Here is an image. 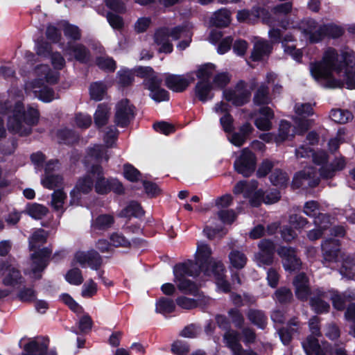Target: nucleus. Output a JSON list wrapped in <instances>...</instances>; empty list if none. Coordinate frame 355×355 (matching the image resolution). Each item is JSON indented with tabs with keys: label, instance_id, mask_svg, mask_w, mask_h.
Here are the masks:
<instances>
[{
	"label": "nucleus",
	"instance_id": "f257e3e1",
	"mask_svg": "<svg viewBox=\"0 0 355 355\" xmlns=\"http://www.w3.org/2000/svg\"><path fill=\"white\" fill-rule=\"evenodd\" d=\"M352 55L344 52L340 56L338 52L332 48L327 49L322 56L320 62H311L310 64V72L313 78L322 83L324 87L338 88L341 87L344 81L346 83L345 71L352 68L354 69V64L352 62ZM355 71V69H354Z\"/></svg>",
	"mask_w": 355,
	"mask_h": 355
},
{
	"label": "nucleus",
	"instance_id": "f03ea898",
	"mask_svg": "<svg viewBox=\"0 0 355 355\" xmlns=\"http://www.w3.org/2000/svg\"><path fill=\"white\" fill-rule=\"evenodd\" d=\"M0 112L10 114L7 127L9 131L21 136L31 133L32 127L39 121L37 109L28 107L24 108L19 101L8 100L0 104Z\"/></svg>",
	"mask_w": 355,
	"mask_h": 355
},
{
	"label": "nucleus",
	"instance_id": "7ed1b4c3",
	"mask_svg": "<svg viewBox=\"0 0 355 355\" xmlns=\"http://www.w3.org/2000/svg\"><path fill=\"white\" fill-rule=\"evenodd\" d=\"M211 248L204 242H198L196 252V263L197 270L203 271L207 276L213 275L217 287L225 293L230 291V284L225 279V266L220 261L214 260L211 257Z\"/></svg>",
	"mask_w": 355,
	"mask_h": 355
},
{
	"label": "nucleus",
	"instance_id": "20e7f679",
	"mask_svg": "<svg viewBox=\"0 0 355 355\" xmlns=\"http://www.w3.org/2000/svg\"><path fill=\"white\" fill-rule=\"evenodd\" d=\"M35 79L26 84L27 92H33L38 99L49 103L58 98L54 91L44 83L55 84L59 79V73L53 71L46 64L37 65L34 69Z\"/></svg>",
	"mask_w": 355,
	"mask_h": 355
},
{
	"label": "nucleus",
	"instance_id": "39448f33",
	"mask_svg": "<svg viewBox=\"0 0 355 355\" xmlns=\"http://www.w3.org/2000/svg\"><path fill=\"white\" fill-rule=\"evenodd\" d=\"M300 29L306 38L311 43L321 41L324 36L338 38L343 34L341 27L334 24H319L314 19H308L302 21Z\"/></svg>",
	"mask_w": 355,
	"mask_h": 355
},
{
	"label": "nucleus",
	"instance_id": "423d86ee",
	"mask_svg": "<svg viewBox=\"0 0 355 355\" xmlns=\"http://www.w3.org/2000/svg\"><path fill=\"white\" fill-rule=\"evenodd\" d=\"M137 75L144 78V85L150 91V97L159 103L168 100V92L161 87L162 79L150 67H139L135 69Z\"/></svg>",
	"mask_w": 355,
	"mask_h": 355
},
{
	"label": "nucleus",
	"instance_id": "0eeeda50",
	"mask_svg": "<svg viewBox=\"0 0 355 355\" xmlns=\"http://www.w3.org/2000/svg\"><path fill=\"white\" fill-rule=\"evenodd\" d=\"M197 268V265L192 263H182L175 266L173 269L174 281L180 291L189 294H196L198 291V286L193 282L186 279V277L198 275L200 271Z\"/></svg>",
	"mask_w": 355,
	"mask_h": 355
},
{
	"label": "nucleus",
	"instance_id": "6e6552de",
	"mask_svg": "<svg viewBox=\"0 0 355 355\" xmlns=\"http://www.w3.org/2000/svg\"><path fill=\"white\" fill-rule=\"evenodd\" d=\"M51 253V250L44 248L32 254L30 269L26 272L31 278L40 279L41 277V272L46 266Z\"/></svg>",
	"mask_w": 355,
	"mask_h": 355
},
{
	"label": "nucleus",
	"instance_id": "1a4fd4ad",
	"mask_svg": "<svg viewBox=\"0 0 355 355\" xmlns=\"http://www.w3.org/2000/svg\"><path fill=\"white\" fill-rule=\"evenodd\" d=\"M295 131L291 133V124L286 121H281L279 123L278 134L275 137V142L279 143L288 139L290 137H293L295 134L301 135L309 127V121L304 119H295Z\"/></svg>",
	"mask_w": 355,
	"mask_h": 355
},
{
	"label": "nucleus",
	"instance_id": "9d476101",
	"mask_svg": "<svg viewBox=\"0 0 355 355\" xmlns=\"http://www.w3.org/2000/svg\"><path fill=\"white\" fill-rule=\"evenodd\" d=\"M255 166V156L248 148L242 150L240 156L234 164L236 171L245 177L250 176L254 171Z\"/></svg>",
	"mask_w": 355,
	"mask_h": 355
},
{
	"label": "nucleus",
	"instance_id": "9b49d317",
	"mask_svg": "<svg viewBox=\"0 0 355 355\" xmlns=\"http://www.w3.org/2000/svg\"><path fill=\"white\" fill-rule=\"evenodd\" d=\"M320 182L316 171L312 167H307L297 173L293 178L292 186L294 188L315 187Z\"/></svg>",
	"mask_w": 355,
	"mask_h": 355
},
{
	"label": "nucleus",
	"instance_id": "f8f14e48",
	"mask_svg": "<svg viewBox=\"0 0 355 355\" xmlns=\"http://www.w3.org/2000/svg\"><path fill=\"white\" fill-rule=\"evenodd\" d=\"M135 107L128 99L117 103L115 107L114 122L118 126L125 127L134 118Z\"/></svg>",
	"mask_w": 355,
	"mask_h": 355
},
{
	"label": "nucleus",
	"instance_id": "ddd939ff",
	"mask_svg": "<svg viewBox=\"0 0 355 355\" xmlns=\"http://www.w3.org/2000/svg\"><path fill=\"white\" fill-rule=\"evenodd\" d=\"M225 98L236 106H241L249 101L250 92L244 82H239L234 89L223 92Z\"/></svg>",
	"mask_w": 355,
	"mask_h": 355
},
{
	"label": "nucleus",
	"instance_id": "4468645a",
	"mask_svg": "<svg viewBox=\"0 0 355 355\" xmlns=\"http://www.w3.org/2000/svg\"><path fill=\"white\" fill-rule=\"evenodd\" d=\"M329 292L317 288L312 292L310 297V306L318 313L328 312L330 306L328 303Z\"/></svg>",
	"mask_w": 355,
	"mask_h": 355
},
{
	"label": "nucleus",
	"instance_id": "2eb2a0df",
	"mask_svg": "<svg viewBox=\"0 0 355 355\" xmlns=\"http://www.w3.org/2000/svg\"><path fill=\"white\" fill-rule=\"evenodd\" d=\"M277 254L282 258V264L286 270L291 272L300 268L301 261L293 248L281 247L277 250Z\"/></svg>",
	"mask_w": 355,
	"mask_h": 355
},
{
	"label": "nucleus",
	"instance_id": "dca6fc26",
	"mask_svg": "<svg viewBox=\"0 0 355 355\" xmlns=\"http://www.w3.org/2000/svg\"><path fill=\"white\" fill-rule=\"evenodd\" d=\"M73 262L85 267L86 265L93 270H98L101 265V257L95 250L88 252H77L73 258Z\"/></svg>",
	"mask_w": 355,
	"mask_h": 355
},
{
	"label": "nucleus",
	"instance_id": "f3484780",
	"mask_svg": "<svg viewBox=\"0 0 355 355\" xmlns=\"http://www.w3.org/2000/svg\"><path fill=\"white\" fill-rule=\"evenodd\" d=\"M91 173L94 178V187L98 194H107L111 191V180L103 176V170L101 166L94 165L91 168Z\"/></svg>",
	"mask_w": 355,
	"mask_h": 355
},
{
	"label": "nucleus",
	"instance_id": "a211bd4d",
	"mask_svg": "<svg viewBox=\"0 0 355 355\" xmlns=\"http://www.w3.org/2000/svg\"><path fill=\"white\" fill-rule=\"evenodd\" d=\"M194 78L189 74L175 75L166 74L165 85L171 90L175 92H182L193 81Z\"/></svg>",
	"mask_w": 355,
	"mask_h": 355
},
{
	"label": "nucleus",
	"instance_id": "6ab92c4d",
	"mask_svg": "<svg viewBox=\"0 0 355 355\" xmlns=\"http://www.w3.org/2000/svg\"><path fill=\"white\" fill-rule=\"evenodd\" d=\"M48 342L42 338L30 341L24 347L22 355H46ZM48 355H57L56 352L50 351Z\"/></svg>",
	"mask_w": 355,
	"mask_h": 355
},
{
	"label": "nucleus",
	"instance_id": "aec40b11",
	"mask_svg": "<svg viewBox=\"0 0 355 355\" xmlns=\"http://www.w3.org/2000/svg\"><path fill=\"white\" fill-rule=\"evenodd\" d=\"M2 282L6 286H15L21 282L19 270L12 264L3 263L1 268Z\"/></svg>",
	"mask_w": 355,
	"mask_h": 355
},
{
	"label": "nucleus",
	"instance_id": "412c9836",
	"mask_svg": "<svg viewBox=\"0 0 355 355\" xmlns=\"http://www.w3.org/2000/svg\"><path fill=\"white\" fill-rule=\"evenodd\" d=\"M293 286L297 298L302 301H306L308 297L312 294L309 279L304 273H300L295 277Z\"/></svg>",
	"mask_w": 355,
	"mask_h": 355
},
{
	"label": "nucleus",
	"instance_id": "4be33fe9",
	"mask_svg": "<svg viewBox=\"0 0 355 355\" xmlns=\"http://www.w3.org/2000/svg\"><path fill=\"white\" fill-rule=\"evenodd\" d=\"M94 187V178L91 171L89 173L83 178L78 180L76 187L71 191V196L72 202H75L80 198V194H87L89 193Z\"/></svg>",
	"mask_w": 355,
	"mask_h": 355
},
{
	"label": "nucleus",
	"instance_id": "5701e85b",
	"mask_svg": "<svg viewBox=\"0 0 355 355\" xmlns=\"http://www.w3.org/2000/svg\"><path fill=\"white\" fill-rule=\"evenodd\" d=\"M280 199V195L277 189H272L264 193L261 190L254 191L251 199L250 205L253 207H258L262 202L265 204H273Z\"/></svg>",
	"mask_w": 355,
	"mask_h": 355
},
{
	"label": "nucleus",
	"instance_id": "b1692460",
	"mask_svg": "<svg viewBox=\"0 0 355 355\" xmlns=\"http://www.w3.org/2000/svg\"><path fill=\"white\" fill-rule=\"evenodd\" d=\"M171 29L162 28L157 30L154 35L155 43L159 46L161 53H170L173 51V44L170 42Z\"/></svg>",
	"mask_w": 355,
	"mask_h": 355
},
{
	"label": "nucleus",
	"instance_id": "393cba45",
	"mask_svg": "<svg viewBox=\"0 0 355 355\" xmlns=\"http://www.w3.org/2000/svg\"><path fill=\"white\" fill-rule=\"evenodd\" d=\"M37 53L39 55L46 57L51 55V63L55 69H62L65 64V60L59 53L51 54V46L46 42H42L37 45Z\"/></svg>",
	"mask_w": 355,
	"mask_h": 355
},
{
	"label": "nucleus",
	"instance_id": "a878e982",
	"mask_svg": "<svg viewBox=\"0 0 355 355\" xmlns=\"http://www.w3.org/2000/svg\"><path fill=\"white\" fill-rule=\"evenodd\" d=\"M171 35L173 40H177L178 39L184 38L177 46V48L181 51L184 50L189 46L191 41V32L190 27L188 25L183 26H177L171 29Z\"/></svg>",
	"mask_w": 355,
	"mask_h": 355
},
{
	"label": "nucleus",
	"instance_id": "bb28decb",
	"mask_svg": "<svg viewBox=\"0 0 355 355\" xmlns=\"http://www.w3.org/2000/svg\"><path fill=\"white\" fill-rule=\"evenodd\" d=\"M259 112L260 116L254 121L256 127L263 131L270 130L272 127L271 120L274 118L272 110L268 107H263Z\"/></svg>",
	"mask_w": 355,
	"mask_h": 355
},
{
	"label": "nucleus",
	"instance_id": "cd10ccee",
	"mask_svg": "<svg viewBox=\"0 0 355 355\" xmlns=\"http://www.w3.org/2000/svg\"><path fill=\"white\" fill-rule=\"evenodd\" d=\"M271 50L272 46L266 40L255 38L251 58L254 61L260 60L264 56L268 55Z\"/></svg>",
	"mask_w": 355,
	"mask_h": 355
},
{
	"label": "nucleus",
	"instance_id": "c85d7f7f",
	"mask_svg": "<svg viewBox=\"0 0 355 355\" xmlns=\"http://www.w3.org/2000/svg\"><path fill=\"white\" fill-rule=\"evenodd\" d=\"M225 345L229 347L234 355H240L242 346L240 343L239 334L234 330H228L223 335Z\"/></svg>",
	"mask_w": 355,
	"mask_h": 355
},
{
	"label": "nucleus",
	"instance_id": "c756f323",
	"mask_svg": "<svg viewBox=\"0 0 355 355\" xmlns=\"http://www.w3.org/2000/svg\"><path fill=\"white\" fill-rule=\"evenodd\" d=\"M66 54L72 55L80 62H87L89 58L88 50L82 44L71 45L69 44L63 49Z\"/></svg>",
	"mask_w": 355,
	"mask_h": 355
},
{
	"label": "nucleus",
	"instance_id": "7c9ffc66",
	"mask_svg": "<svg viewBox=\"0 0 355 355\" xmlns=\"http://www.w3.org/2000/svg\"><path fill=\"white\" fill-rule=\"evenodd\" d=\"M257 188V182L255 180L250 182L240 181L234 186L233 192L236 195L243 193L244 198L250 200Z\"/></svg>",
	"mask_w": 355,
	"mask_h": 355
},
{
	"label": "nucleus",
	"instance_id": "2f4dec72",
	"mask_svg": "<svg viewBox=\"0 0 355 355\" xmlns=\"http://www.w3.org/2000/svg\"><path fill=\"white\" fill-rule=\"evenodd\" d=\"M295 153L296 156L298 157H306L311 155L313 158V162L318 165L323 164L327 160V156L325 153L318 152L316 153H313L309 148L305 147L304 146H302L300 148H297L295 150Z\"/></svg>",
	"mask_w": 355,
	"mask_h": 355
},
{
	"label": "nucleus",
	"instance_id": "473e14b6",
	"mask_svg": "<svg viewBox=\"0 0 355 355\" xmlns=\"http://www.w3.org/2000/svg\"><path fill=\"white\" fill-rule=\"evenodd\" d=\"M323 257L325 261L332 262L336 260L338 247L336 240H326L322 243Z\"/></svg>",
	"mask_w": 355,
	"mask_h": 355
},
{
	"label": "nucleus",
	"instance_id": "72a5a7b5",
	"mask_svg": "<svg viewBox=\"0 0 355 355\" xmlns=\"http://www.w3.org/2000/svg\"><path fill=\"white\" fill-rule=\"evenodd\" d=\"M211 89L212 86L209 82L199 81L195 87L196 96L202 102L210 100L214 96Z\"/></svg>",
	"mask_w": 355,
	"mask_h": 355
},
{
	"label": "nucleus",
	"instance_id": "f704fd0d",
	"mask_svg": "<svg viewBox=\"0 0 355 355\" xmlns=\"http://www.w3.org/2000/svg\"><path fill=\"white\" fill-rule=\"evenodd\" d=\"M230 12L225 8L215 12L211 18V23L217 27L227 26L230 23Z\"/></svg>",
	"mask_w": 355,
	"mask_h": 355
},
{
	"label": "nucleus",
	"instance_id": "c9c22d12",
	"mask_svg": "<svg viewBox=\"0 0 355 355\" xmlns=\"http://www.w3.org/2000/svg\"><path fill=\"white\" fill-rule=\"evenodd\" d=\"M110 108L105 104H99L94 114V123L98 128L105 125L109 119Z\"/></svg>",
	"mask_w": 355,
	"mask_h": 355
},
{
	"label": "nucleus",
	"instance_id": "e433bc0d",
	"mask_svg": "<svg viewBox=\"0 0 355 355\" xmlns=\"http://www.w3.org/2000/svg\"><path fill=\"white\" fill-rule=\"evenodd\" d=\"M302 347L307 355H326L325 352L320 349L318 340L313 336H308L302 343Z\"/></svg>",
	"mask_w": 355,
	"mask_h": 355
},
{
	"label": "nucleus",
	"instance_id": "4c0bfd02",
	"mask_svg": "<svg viewBox=\"0 0 355 355\" xmlns=\"http://www.w3.org/2000/svg\"><path fill=\"white\" fill-rule=\"evenodd\" d=\"M48 234L42 229L35 230L28 239L29 248L31 250L44 244L47 240Z\"/></svg>",
	"mask_w": 355,
	"mask_h": 355
},
{
	"label": "nucleus",
	"instance_id": "58836bf2",
	"mask_svg": "<svg viewBox=\"0 0 355 355\" xmlns=\"http://www.w3.org/2000/svg\"><path fill=\"white\" fill-rule=\"evenodd\" d=\"M88 157L91 159L97 162H102L103 160L107 162L109 159L107 150L101 145H95L94 147L90 148L88 150Z\"/></svg>",
	"mask_w": 355,
	"mask_h": 355
},
{
	"label": "nucleus",
	"instance_id": "ea45409f",
	"mask_svg": "<svg viewBox=\"0 0 355 355\" xmlns=\"http://www.w3.org/2000/svg\"><path fill=\"white\" fill-rule=\"evenodd\" d=\"M175 309V304L173 300L161 297L156 303V311L162 314L171 313Z\"/></svg>",
	"mask_w": 355,
	"mask_h": 355
},
{
	"label": "nucleus",
	"instance_id": "a19ab883",
	"mask_svg": "<svg viewBox=\"0 0 355 355\" xmlns=\"http://www.w3.org/2000/svg\"><path fill=\"white\" fill-rule=\"evenodd\" d=\"M254 103L257 105H266L271 101L268 87L261 85L254 94Z\"/></svg>",
	"mask_w": 355,
	"mask_h": 355
},
{
	"label": "nucleus",
	"instance_id": "79ce46f5",
	"mask_svg": "<svg viewBox=\"0 0 355 355\" xmlns=\"http://www.w3.org/2000/svg\"><path fill=\"white\" fill-rule=\"evenodd\" d=\"M114 219L112 215L102 214L98 216L92 223L93 230H106L112 226Z\"/></svg>",
	"mask_w": 355,
	"mask_h": 355
},
{
	"label": "nucleus",
	"instance_id": "37998d69",
	"mask_svg": "<svg viewBox=\"0 0 355 355\" xmlns=\"http://www.w3.org/2000/svg\"><path fill=\"white\" fill-rule=\"evenodd\" d=\"M215 74V65L210 63L200 66L196 71L197 77L200 80V81L204 82H209V78L211 77L214 78Z\"/></svg>",
	"mask_w": 355,
	"mask_h": 355
},
{
	"label": "nucleus",
	"instance_id": "c03bdc74",
	"mask_svg": "<svg viewBox=\"0 0 355 355\" xmlns=\"http://www.w3.org/2000/svg\"><path fill=\"white\" fill-rule=\"evenodd\" d=\"M229 259L231 265L237 269L243 268L247 262V257L245 254L239 250H232L229 254Z\"/></svg>",
	"mask_w": 355,
	"mask_h": 355
},
{
	"label": "nucleus",
	"instance_id": "a18cd8bd",
	"mask_svg": "<svg viewBox=\"0 0 355 355\" xmlns=\"http://www.w3.org/2000/svg\"><path fill=\"white\" fill-rule=\"evenodd\" d=\"M247 317L252 324L261 329H264L266 324V317L262 311L250 309L247 313Z\"/></svg>",
	"mask_w": 355,
	"mask_h": 355
},
{
	"label": "nucleus",
	"instance_id": "49530a36",
	"mask_svg": "<svg viewBox=\"0 0 355 355\" xmlns=\"http://www.w3.org/2000/svg\"><path fill=\"white\" fill-rule=\"evenodd\" d=\"M144 215V211L139 203L137 202H131L120 213V216L130 218L140 217Z\"/></svg>",
	"mask_w": 355,
	"mask_h": 355
},
{
	"label": "nucleus",
	"instance_id": "de8ad7c7",
	"mask_svg": "<svg viewBox=\"0 0 355 355\" xmlns=\"http://www.w3.org/2000/svg\"><path fill=\"white\" fill-rule=\"evenodd\" d=\"M106 93V87L101 82H95L91 84L89 87V94L92 99L99 101H101Z\"/></svg>",
	"mask_w": 355,
	"mask_h": 355
},
{
	"label": "nucleus",
	"instance_id": "09e8293b",
	"mask_svg": "<svg viewBox=\"0 0 355 355\" xmlns=\"http://www.w3.org/2000/svg\"><path fill=\"white\" fill-rule=\"evenodd\" d=\"M330 117L336 123H345L352 119L353 115L348 110L336 109L331 111Z\"/></svg>",
	"mask_w": 355,
	"mask_h": 355
},
{
	"label": "nucleus",
	"instance_id": "8fccbe9b",
	"mask_svg": "<svg viewBox=\"0 0 355 355\" xmlns=\"http://www.w3.org/2000/svg\"><path fill=\"white\" fill-rule=\"evenodd\" d=\"M329 299L332 301L333 306L338 310H342L345 307V303L347 299L353 297L351 295L347 296L346 294L339 295L335 291H329Z\"/></svg>",
	"mask_w": 355,
	"mask_h": 355
},
{
	"label": "nucleus",
	"instance_id": "3c124183",
	"mask_svg": "<svg viewBox=\"0 0 355 355\" xmlns=\"http://www.w3.org/2000/svg\"><path fill=\"white\" fill-rule=\"evenodd\" d=\"M271 182L276 186H285L288 181L287 174L280 169H275L270 177Z\"/></svg>",
	"mask_w": 355,
	"mask_h": 355
},
{
	"label": "nucleus",
	"instance_id": "603ef678",
	"mask_svg": "<svg viewBox=\"0 0 355 355\" xmlns=\"http://www.w3.org/2000/svg\"><path fill=\"white\" fill-rule=\"evenodd\" d=\"M47 212V208L39 204H33L29 206L27 209L28 214L35 219H40L43 218L46 215Z\"/></svg>",
	"mask_w": 355,
	"mask_h": 355
},
{
	"label": "nucleus",
	"instance_id": "864d4df0",
	"mask_svg": "<svg viewBox=\"0 0 355 355\" xmlns=\"http://www.w3.org/2000/svg\"><path fill=\"white\" fill-rule=\"evenodd\" d=\"M274 299L281 304L287 303L293 299V293L290 289L282 287L275 291Z\"/></svg>",
	"mask_w": 355,
	"mask_h": 355
},
{
	"label": "nucleus",
	"instance_id": "5fc2aeb1",
	"mask_svg": "<svg viewBox=\"0 0 355 355\" xmlns=\"http://www.w3.org/2000/svg\"><path fill=\"white\" fill-rule=\"evenodd\" d=\"M67 198V194L62 190H55L52 193L51 205L56 210L60 211L64 203Z\"/></svg>",
	"mask_w": 355,
	"mask_h": 355
},
{
	"label": "nucleus",
	"instance_id": "6e6d98bb",
	"mask_svg": "<svg viewBox=\"0 0 355 355\" xmlns=\"http://www.w3.org/2000/svg\"><path fill=\"white\" fill-rule=\"evenodd\" d=\"M62 183V178L58 175H46L45 178L42 180V185L49 189H53L59 187Z\"/></svg>",
	"mask_w": 355,
	"mask_h": 355
},
{
	"label": "nucleus",
	"instance_id": "4d7b16f0",
	"mask_svg": "<svg viewBox=\"0 0 355 355\" xmlns=\"http://www.w3.org/2000/svg\"><path fill=\"white\" fill-rule=\"evenodd\" d=\"M66 280L71 284L80 285L83 282L81 271L78 268H73L69 270L65 275Z\"/></svg>",
	"mask_w": 355,
	"mask_h": 355
},
{
	"label": "nucleus",
	"instance_id": "13d9d810",
	"mask_svg": "<svg viewBox=\"0 0 355 355\" xmlns=\"http://www.w3.org/2000/svg\"><path fill=\"white\" fill-rule=\"evenodd\" d=\"M96 63L99 68L103 70L114 71L116 69L115 61L112 58L107 56H101L97 58Z\"/></svg>",
	"mask_w": 355,
	"mask_h": 355
},
{
	"label": "nucleus",
	"instance_id": "bf43d9fd",
	"mask_svg": "<svg viewBox=\"0 0 355 355\" xmlns=\"http://www.w3.org/2000/svg\"><path fill=\"white\" fill-rule=\"evenodd\" d=\"M231 76L227 72L216 73L213 78V85L216 88L222 89L230 81Z\"/></svg>",
	"mask_w": 355,
	"mask_h": 355
},
{
	"label": "nucleus",
	"instance_id": "052dcab7",
	"mask_svg": "<svg viewBox=\"0 0 355 355\" xmlns=\"http://www.w3.org/2000/svg\"><path fill=\"white\" fill-rule=\"evenodd\" d=\"M123 175L127 180L131 182H137L139 180L141 177L140 172L136 168L129 164L124 165Z\"/></svg>",
	"mask_w": 355,
	"mask_h": 355
},
{
	"label": "nucleus",
	"instance_id": "680f3d73",
	"mask_svg": "<svg viewBox=\"0 0 355 355\" xmlns=\"http://www.w3.org/2000/svg\"><path fill=\"white\" fill-rule=\"evenodd\" d=\"M303 212L309 217L315 218L320 213V205L318 202L310 200L306 202L303 208Z\"/></svg>",
	"mask_w": 355,
	"mask_h": 355
},
{
	"label": "nucleus",
	"instance_id": "e2e57ef3",
	"mask_svg": "<svg viewBox=\"0 0 355 355\" xmlns=\"http://www.w3.org/2000/svg\"><path fill=\"white\" fill-rule=\"evenodd\" d=\"M73 123L78 128L86 129L91 125L92 118L87 114L78 113L76 114Z\"/></svg>",
	"mask_w": 355,
	"mask_h": 355
},
{
	"label": "nucleus",
	"instance_id": "0e129e2a",
	"mask_svg": "<svg viewBox=\"0 0 355 355\" xmlns=\"http://www.w3.org/2000/svg\"><path fill=\"white\" fill-rule=\"evenodd\" d=\"M176 303L179 307L184 309H191L201 304V302L196 300L183 296L178 297Z\"/></svg>",
	"mask_w": 355,
	"mask_h": 355
},
{
	"label": "nucleus",
	"instance_id": "69168bd1",
	"mask_svg": "<svg viewBox=\"0 0 355 355\" xmlns=\"http://www.w3.org/2000/svg\"><path fill=\"white\" fill-rule=\"evenodd\" d=\"M314 224L316 227L322 230V232H323L324 230L329 228L331 222L330 217L328 215L324 214H319L314 218Z\"/></svg>",
	"mask_w": 355,
	"mask_h": 355
},
{
	"label": "nucleus",
	"instance_id": "338daca9",
	"mask_svg": "<svg viewBox=\"0 0 355 355\" xmlns=\"http://www.w3.org/2000/svg\"><path fill=\"white\" fill-rule=\"evenodd\" d=\"M63 32L68 39L73 40L80 39L81 33L78 26L67 24L63 28Z\"/></svg>",
	"mask_w": 355,
	"mask_h": 355
},
{
	"label": "nucleus",
	"instance_id": "774afa93",
	"mask_svg": "<svg viewBox=\"0 0 355 355\" xmlns=\"http://www.w3.org/2000/svg\"><path fill=\"white\" fill-rule=\"evenodd\" d=\"M110 239L112 245L114 247L127 248L130 246V242L121 234L113 233Z\"/></svg>",
	"mask_w": 355,
	"mask_h": 355
}]
</instances>
